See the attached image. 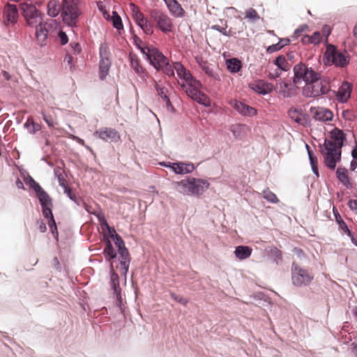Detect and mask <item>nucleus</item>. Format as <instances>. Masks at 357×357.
Listing matches in <instances>:
<instances>
[{
  "instance_id": "f03ea898",
  "label": "nucleus",
  "mask_w": 357,
  "mask_h": 357,
  "mask_svg": "<svg viewBox=\"0 0 357 357\" xmlns=\"http://www.w3.org/2000/svg\"><path fill=\"white\" fill-rule=\"evenodd\" d=\"M326 50L323 54L324 66H334L336 68H344L350 63L351 56L347 50H339L337 47L331 44L326 40L324 42Z\"/></svg>"
},
{
  "instance_id": "bf43d9fd",
  "label": "nucleus",
  "mask_w": 357,
  "mask_h": 357,
  "mask_svg": "<svg viewBox=\"0 0 357 357\" xmlns=\"http://www.w3.org/2000/svg\"><path fill=\"white\" fill-rule=\"evenodd\" d=\"M308 29V26L306 24H303V25H301L299 26L294 32V34L292 36V37L294 38V39H296L299 36L300 34H301L303 32H304L305 30H307Z\"/></svg>"
},
{
  "instance_id": "4be33fe9",
  "label": "nucleus",
  "mask_w": 357,
  "mask_h": 357,
  "mask_svg": "<svg viewBox=\"0 0 357 357\" xmlns=\"http://www.w3.org/2000/svg\"><path fill=\"white\" fill-rule=\"evenodd\" d=\"M104 241L105 246L103 248L102 255L106 262L113 264V260L116 258L118 252L114 249L112 241L108 237L105 236Z\"/></svg>"
},
{
  "instance_id": "052dcab7",
  "label": "nucleus",
  "mask_w": 357,
  "mask_h": 357,
  "mask_svg": "<svg viewBox=\"0 0 357 357\" xmlns=\"http://www.w3.org/2000/svg\"><path fill=\"white\" fill-rule=\"evenodd\" d=\"M140 29L147 35L153 33V26L149 22H147L143 26H140Z\"/></svg>"
},
{
  "instance_id": "7c9ffc66",
  "label": "nucleus",
  "mask_w": 357,
  "mask_h": 357,
  "mask_svg": "<svg viewBox=\"0 0 357 357\" xmlns=\"http://www.w3.org/2000/svg\"><path fill=\"white\" fill-rule=\"evenodd\" d=\"M50 24L48 23L45 24H38L36 27V37L38 41L40 42V45L43 46L44 44L43 43L45 41V40L47 38L48 36V30L47 29V26H49Z\"/></svg>"
},
{
  "instance_id": "c85d7f7f",
  "label": "nucleus",
  "mask_w": 357,
  "mask_h": 357,
  "mask_svg": "<svg viewBox=\"0 0 357 357\" xmlns=\"http://www.w3.org/2000/svg\"><path fill=\"white\" fill-rule=\"evenodd\" d=\"M63 193L66 195V196L73 201L77 206L84 208L86 211H89L87 204L83 200V199L80 197H77V195L73 192V190L69 186L65 188L63 190Z\"/></svg>"
},
{
  "instance_id": "338daca9",
  "label": "nucleus",
  "mask_w": 357,
  "mask_h": 357,
  "mask_svg": "<svg viewBox=\"0 0 357 357\" xmlns=\"http://www.w3.org/2000/svg\"><path fill=\"white\" fill-rule=\"evenodd\" d=\"M36 225L38 227V229L41 233H45L47 231V227L45 223L42 219H39L36 221Z\"/></svg>"
},
{
  "instance_id": "5fc2aeb1",
  "label": "nucleus",
  "mask_w": 357,
  "mask_h": 357,
  "mask_svg": "<svg viewBox=\"0 0 357 357\" xmlns=\"http://www.w3.org/2000/svg\"><path fill=\"white\" fill-rule=\"evenodd\" d=\"M243 126V125L239 124L232 125L231 126L230 131L232 132V134L236 138L241 137Z\"/></svg>"
},
{
  "instance_id": "e2e57ef3",
  "label": "nucleus",
  "mask_w": 357,
  "mask_h": 357,
  "mask_svg": "<svg viewBox=\"0 0 357 357\" xmlns=\"http://www.w3.org/2000/svg\"><path fill=\"white\" fill-rule=\"evenodd\" d=\"M321 33H322V35L326 38V40H328V36L331 35V28L329 25L328 24H324L323 26H322V29H321ZM326 40H325L326 42Z\"/></svg>"
},
{
  "instance_id": "cd10ccee",
  "label": "nucleus",
  "mask_w": 357,
  "mask_h": 357,
  "mask_svg": "<svg viewBox=\"0 0 357 357\" xmlns=\"http://www.w3.org/2000/svg\"><path fill=\"white\" fill-rule=\"evenodd\" d=\"M336 178L344 186L348 189L352 188V184L348 176V170L344 167H338L336 172Z\"/></svg>"
},
{
  "instance_id": "72a5a7b5",
  "label": "nucleus",
  "mask_w": 357,
  "mask_h": 357,
  "mask_svg": "<svg viewBox=\"0 0 357 357\" xmlns=\"http://www.w3.org/2000/svg\"><path fill=\"white\" fill-rule=\"evenodd\" d=\"M111 66V62L109 58L100 59L99 63V78L100 80H104L107 75Z\"/></svg>"
},
{
  "instance_id": "6e6d98bb",
  "label": "nucleus",
  "mask_w": 357,
  "mask_h": 357,
  "mask_svg": "<svg viewBox=\"0 0 357 357\" xmlns=\"http://www.w3.org/2000/svg\"><path fill=\"white\" fill-rule=\"evenodd\" d=\"M311 44L319 45L321 42V35L319 31H315L312 36H310Z\"/></svg>"
},
{
  "instance_id": "473e14b6",
  "label": "nucleus",
  "mask_w": 357,
  "mask_h": 357,
  "mask_svg": "<svg viewBox=\"0 0 357 357\" xmlns=\"http://www.w3.org/2000/svg\"><path fill=\"white\" fill-rule=\"evenodd\" d=\"M252 248L249 246L238 245L235 248L234 255L237 259L244 260L250 257L252 254Z\"/></svg>"
},
{
  "instance_id": "2f4dec72",
  "label": "nucleus",
  "mask_w": 357,
  "mask_h": 357,
  "mask_svg": "<svg viewBox=\"0 0 357 357\" xmlns=\"http://www.w3.org/2000/svg\"><path fill=\"white\" fill-rule=\"evenodd\" d=\"M268 256L271 258V262L279 265L282 263V252L275 246H271L267 249Z\"/></svg>"
},
{
  "instance_id": "ddd939ff",
  "label": "nucleus",
  "mask_w": 357,
  "mask_h": 357,
  "mask_svg": "<svg viewBox=\"0 0 357 357\" xmlns=\"http://www.w3.org/2000/svg\"><path fill=\"white\" fill-rule=\"evenodd\" d=\"M37 198L41 206L42 214L43 217L47 220V222L55 220L52 212V199L50 197L48 193L47 192L40 197H38Z\"/></svg>"
},
{
  "instance_id": "9d476101",
  "label": "nucleus",
  "mask_w": 357,
  "mask_h": 357,
  "mask_svg": "<svg viewBox=\"0 0 357 357\" xmlns=\"http://www.w3.org/2000/svg\"><path fill=\"white\" fill-rule=\"evenodd\" d=\"M150 17L156 23V27L163 33L172 31L173 24L168 15L158 10H151Z\"/></svg>"
},
{
  "instance_id": "c03bdc74",
  "label": "nucleus",
  "mask_w": 357,
  "mask_h": 357,
  "mask_svg": "<svg viewBox=\"0 0 357 357\" xmlns=\"http://www.w3.org/2000/svg\"><path fill=\"white\" fill-rule=\"evenodd\" d=\"M263 197L268 202L272 204H278L279 199L276 195L271 192L268 188H266L262 192Z\"/></svg>"
},
{
  "instance_id": "412c9836",
  "label": "nucleus",
  "mask_w": 357,
  "mask_h": 357,
  "mask_svg": "<svg viewBox=\"0 0 357 357\" xmlns=\"http://www.w3.org/2000/svg\"><path fill=\"white\" fill-rule=\"evenodd\" d=\"M250 88L253 91L260 95H267L273 91V85L271 83L259 79L255 83L250 84Z\"/></svg>"
},
{
  "instance_id": "603ef678",
  "label": "nucleus",
  "mask_w": 357,
  "mask_h": 357,
  "mask_svg": "<svg viewBox=\"0 0 357 357\" xmlns=\"http://www.w3.org/2000/svg\"><path fill=\"white\" fill-rule=\"evenodd\" d=\"M109 52L107 45L105 43L100 44L99 47L100 59L109 58Z\"/></svg>"
},
{
  "instance_id": "37998d69",
  "label": "nucleus",
  "mask_w": 357,
  "mask_h": 357,
  "mask_svg": "<svg viewBox=\"0 0 357 357\" xmlns=\"http://www.w3.org/2000/svg\"><path fill=\"white\" fill-rule=\"evenodd\" d=\"M211 29L221 33L223 36L227 37H236V32L231 28L229 31L226 30L225 27H222L218 24L212 25Z\"/></svg>"
},
{
  "instance_id": "20e7f679",
  "label": "nucleus",
  "mask_w": 357,
  "mask_h": 357,
  "mask_svg": "<svg viewBox=\"0 0 357 357\" xmlns=\"http://www.w3.org/2000/svg\"><path fill=\"white\" fill-rule=\"evenodd\" d=\"M174 184L181 188L182 190H178L180 192L193 196L202 195L210 185L209 183L205 179L190 176L187 177L185 179L176 181Z\"/></svg>"
},
{
  "instance_id": "49530a36",
  "label": "nucleus",
  "mask_w": 357,
  "mask_h": 357,
  "mask_svg": "<svg viewBox=\"0 0 357 357\" xmlns=\"http://www.w3.org/2000/svg\"><path fill=\"white\" fill-rule=\"evenodd\" d=\"M245 18L248 19L249 21H250L252 22H255V21L259 20V18H260V17L258 15V13H257V11L252 8H248L245 11Z\"/></svg>"
},
{
  "instance_id": "0eeeda50",
  "label": "nucleus",
  "mask_w": 357,
  "mask_h": 357,
  "mask_svg": "<svg viewBox=\"0 0 357 357\" xmlns=\"http://www.w3.org/2000/svg\"><path fill=\"white\" fill-rule=\"evenodd\" d=\"M156 70L162 71L169 77H173L175 75L174 66H172L168 59L163 53L158 50H155L152 54V58L148 61Z\"/></svg>"
},
{
  "instance_id": "69168bd1",
  "label": "nucleus",
  "mask_w": 357,
  "mask_h": 357,
  "mask_svg": "<svg viewBox=\"0 0 357 357\" xmlns=\"http://www.w3.org/2000/svg\"><path fill=\"white\" fill-rule=\"evenodd\" d=\"M70 46L71 47L72 50H73L75 54H79L82 51V47L78 43L75 42H71L70 43Z\"/></svg>"
},
{
  "instance_id": "a211bd4d",
  "label": "nucleus",
  "mask_w": 357,
  "mask_h": 357,
  "mask_svg": "<svg viewBox=\"0 0 357 357\" xmlns=\"http://www.w3.org/2000/svg\"><path fill=\"white\" fill-rule=\"evenodd\" d=\"M230 105L241 115L244 116H253L257 114V110L245 103L236 100H231Z\"/></svg>"
},
{
  "instance_id": "864d4df0",
  "label": "nucleus",
  "mask_w": 357,
  "mask_h": 357,
  "mask_svg": "<svg viewBox=\"0 0 357 357\" xmlns=\"http://www.w3.org/2000/svg\"><path fill=\"white\" fill-rule=\"evenodd\" d=\"M95 215L96 216V218H98L100 224L102 225V226H105L107 231H109V229H111L112 227H110L106 220V218H105L104 215L101 213H99L98 214H95Z\"/></svg>"
},
{
  "instance_id": "de8ad7c7",
  "label": "nucleus",
  "mask_w": 357,
  "mask_h": 357,
  "mask_svg": "<svg viewBox=\"0 0 357 357\" xmlns=\"http://www.w3.org/2000/svg\"><path fill=\"white\" fill-rule=\"evenodd\" d=\"M54 174L58 181L59 186L63 188V190L65 189V188L68 187V185L66 183V179L64 178L60 170L54 169Z\"/></svg>"
},
{
  "instance_id": "393cba45",
  "label": "nucleus",
  "mask_w": 357,
  "mask_h": 357,
  "mask_svg": "<svg viewBox=\"0 0 357 357\" xmlns=\"http://www.w3.org/2000/svg\"><path fill=\"white\" fill-rule=\"evenodd\" d=\"M298 87L296 84H289L287 82L279 83V92L284 98H291L295 96L297 93Z\"/></svg>"
},
{
  "instance_id": "8fccbe9b",
  "label": "nucleus",
  "mask_w": 357,
  "mask_h": 357,
  "mask_svg": "<svg viewBox=\"0 0 357 357\" xmlns=\"http://www.w3.org/2000/svg\"><path fill=\"white\" fill-rule=\"evenodd\" d=\"M202 68L204 70V72L209 77L213 78L215 80H220L219 75L217 73L214 72L213 70L211 69L209 66H202Z\"/></svg>"
},
{
  "instance_id": "b1692460",
  "label": "nucleus",
  "mask_w": 357,
  "mask_h": 357,
  "mask_svg": "<svg viewBox=\"0 0 357 357\" xmlns=\"http://www.w3.org/2000/svg\"><path fill=\"white\" fill-rule=\"evenodd\" d=\"M133 44L140 50L141 53L144 56L145 59L149 61L152 58V54L155 50H158V48L149 46H143L142 40L137 36H133Z\"/></svg>"
},
{
  "instance_id": "e433bc0d",
  "label": "nucleus",
  "mask_w": 357,
  "mask_h": 357,
  "mask_svg": "<svg viewBox=\"0 0 357 357\" xmlns=\"http://www.w3.org/2000/svg\"><path fill=\"white\" fill-rule=\"evenodd\" d=\"M29 185V187L35 192L37 197H40L47 192L41 187V185L36 182L30 175H28V180L26 181Z\"/></svg>"
},
{
  "instance_id": "f257e3e1",
  "label": "nucleus",
  "mask_w": 357,
  "mask_h": 357,
  "mask_svg": "<svg viewBox=\"0 0 357 357\" xmlns=\"http://www.w3.org/2000/svg\"><path fill=\"white\" fill-rule=\"evenodd\" d=\"M80 0H63L62 6L56 0H51L47 4V15L56 17L61 13L63 21L73 26L77 24L81 11L78 8Z\"/></svg>"
},
{
  "instance_id": "aec40b11",
  "label": "nucleus",
  "mask_w": 357,
  "mask_h": 357,
  "mask_svg": "<svg viewBox=\"0 0 357 357\" xmlns=\"http://www.w3.org/2000/svg\"><path fill=\"white\" fill-rule=\"evenodd\" d=\"M353 89V84L347 81L342 82V85L336 92L335 97L337 100L342 103L347 102L351 98V93Z\"/></svg>"
},
{
  "instance_id": "a18cd8bd",
  "label": "nucleus",
  "mask_w": 357,
  "mask_h": 357,
  "mask_svg": "<svg viewBox=\"0 0 357 357\" xmlns=\"http://www.w3.org/2000/svg\"><path fill=\"white\" fill-rule=\"evenodd\" d=\"M112 25L118 31L123 29L122 19L116 11L112 12Z\"/></svg>"
},
{
  "instance_id": "a878e982",
  "label": "nucleus",
  "mask_w": 357,
  "mask_h": 357,
  "mask_svg": "<svg viewBox=\"0 0 357 357\" xmlns=\"http://www.w3.org/2000/svg\"><path fill=\"white\" fill-rule=\"evenodd\" d=\"M95 135L98 136L101 139L108 142H116L119 139L118 132L113 128H105L104 130H97L94 133Z\"/></svg>"
},
{
  "instance_id": "0e129e2a",
  "label": "nucleus",
  "mask_w": 357,
  "mask_h": 357,
  "mask_svg": "<svg viewBox=\"0 0 357 357\" xmlns=\"http://www.w3.org/2000/svg\"><path fill=\"white\" fill-rule=\"evenodd\" d=\"M172 297L174 300L179 303L180 304L186 305L188 303V300L185 298L176 295L175 294H172Z\"/></svg>"
},
{
  "instance_id": "4d7b16f0",
  "label": "nucleus",
  "mask_w": 357,
  "mask_h": 357,
  "mask_svg": "<svg viewBox=\"0 0 357 357\" xmlns=\"http://www.w3.org/2000/svg\"><path fill=\"white\" fill-rule=\"evenodd\" d=\"M129 6L132 11V16L133 19L140 17L143 14L139 10V8L134 3H130Z\"/></svg>"
},
{
  "instance_id": "1a4fd4ad",
  "label": "nucleus",
  "mask_w": 357,
  "mask_h": 357,
  "mask_svg": "<svg viewBox=\"0 0 357 357\" xmlns=\"http://www.w3.org/2000/svg\"><path fill=\"white\" fill-rule=\"evenodd\" d=\"M311 276L306 269L300 267L296 262L291 264V280L296 287H302L308 285L312 280Z\"/></svg>"
},
{
  "instance_id": "f3484780",
  "label": "nucleus",
  "mask_w": 357,
  "mask_h": 357,
  "mask_svg": "<svg viewBox=\"0 0 357 357\" xmlns=\"http://www.w3.org/2000/svg\"><path fill=\"white\" fill-rule=\"evenodd\" d=\"M109 237L113 240L115 246L117 248V252L119 256L130 254L128 249L126 248L125 241L122 237L116 232V229L112 227L107 231Z\"/></svg>"
},
{
  "instance_id": "c9c22d12",
  "label": "nucleus",
  "mask_w": 357,
  "mask_h": 357,
  "mask_svg": "<svg viewBox=\"0 0 357 357\" xmlns=\"http://www.w3.org/2000/svg\"><path fill=\"white\" fill-rule=\"evenodd\" d=\"M291 40L288 38H281L278 43L268 46L266 48V52L271 54L278 52L289 44Z\"/></svg>"
},
{
  "instance_id": "680f3d73",
  "label": "nucleus",
  "mask_w": 357,
  "mask_h": 357,
  "mask_svg": "<svg viewBox=\"0 0 357 357\" xmlns=\"http://www.w3.org/2000/svg\"><path fill=\"white\" fill-rule=\"evenodd\" d=\"M134 20L136 24L139 27L140 26H143L144 25H145V24L149 22L147 18L145 17L144 14H142L140 17L135 18Z\"/></svg>"
},
{
  "instance_id": "58836bf2",
  "label": "nucleus",
  "mask_w": 357,
  "mask_h": 357,
  "mask_svg": "<svg viewBox=\"0 0 357 357\" xmlns=\"http://www.w3.org/2000/svg\"><path fill=\"white\" fill-rule=\"evenodd\" d=\"M119 264L121 266V268L123 270V275L126 278V275L129 271L130 264L131 261L130 255V254L119 256Z\"/></svg>"
},
{
  "instance_id": "6ab92c4d",
  "label": "nucleus",
  "mask_w": 357,
  "mask_h": 357,
  "mask_svg": "<svg viewBox=\"0 0 357 357\" xmlns=\"http://www.w3.org/2000/svg\"><path fill=\"white\" fill-rule=\"evenodd\" d=\"M310 112L313 114V118L319 121H331L333 119V113L328 109L324 107H311Z\"/></svg>"
},
{
  "instance_id": "dca6fc26",
  "label": "nucleus",
  "mask_w": 357,
  "mask_h": 357,
  "mask_svg": "<svg viewBox=\"0 0 357 357\" xmlns=\"http://www.w3.org/2000/svg\"><path fill=\"white\" fill-rule=\"evenodd\" d=\"M19 10L16 5L8 3L3 11V21L6 26L15 25L18 19Z\"/></svg>"
},
{
  "instance_id": "3c124183",
  "label": "nucleus",
  "mask_w": 357,
  "mask_h": 357,
  "mask_svg": "<svg viewBox=\"0 0 357 357\" xmlns=\"http://www.w3.org/2000/svg\"><path fill=\"white\" fill-rule=\"evenodd\" d=\"M47 225L50 227V229L51 231V233L53 235L54 238L56 240V241H59V231L56 226V221H52L50 222H47Z\"/></svg>"
},
{
  "instance_id": "c756f323",
  "label": "nucleus",
  "mask_w": 357,
  "mask_h": 357,
  "mask_svg": "<svg viewBox=\"0 0 357 357\" xmlns=\"http://www.w3.org/2000/svg\"><path fill=\"white\" fill-rule=\"evenodd\" d=\"M174 68L176 71L178 77L183 81H185L186 83H188V82H190V80L192 79V75L191 73L188 70L181 62H175Z\"/></svg>"
},
{
  "instance_id": "4c0bfd02",
  "label": "nucleus",
  "mask_w": 357,
  "mask_h": 357,
  "mask_svg": "<svg viewBox=\"0 0 357 357\" xmlns=\"http://www.w3.org/2000/svg\"><path fill=\"white\" fill-rule=\"evenodd\" d=\"M273 64L276 66L279 70L284 72H287L290 70V64L287 62L284 55L278 56L273 61Z\"/></svg>"
},
{
  "instance_id": "ea45409f",
  "label": "nucleus",
  "mask_w": 357,
  "mask_h": 357,
  "mask_svg": "<svg viewBox=\"0 0 357 357\" xmlns=\"http://www.w3.org/2000/svg\"><path fill=\"white\" fill-rule=\"evenodd\" d=\"M334 215L336 220V222L339 226V229L343 231V233L346 235H350L351 234V231L349 229L347 225L344 221V220L342 218L341 215L338 213L337 211H334Z\"/></svg>"
},
{
  "instance_id": "09e8293b",
  "label": "nucleus",
  "mask_w": 357,
  "mask_h": 357,
  "mask_svg": "<svg viewBox=\"0 0 357 357\" xmlns=\"http://www.w3.org/2000/svg\"><path fill=\"white\" fill-rule=\"evenodd\" d=\"M130 66L133 68V70L135 71L137 74H142L144 73V69L140 66L139 61L137 59L130 57Z\"/></svg>"
},
{
  "instance_id": "79ce46f5",
  "label": "nucleus",
  "mask_w": 357,
  "mask_h": 357,
  "mask_svg": "<svg viewBox=\"0 0 357 357\" xmlns=\"http://www.w3.org/2000/svg\"><path fill=\"white\" fill-rule=\"evenodd\" d=\"M309 160L313 174L318 178L319 176L318 160L315 154L309 151Z\"/></svg>"
},
{
  "instance_id": "5701e85b",
  "label": "nucleus",
  "mask_w": 357,
  "mask_h": 357,
  "mask_svg": "<svg viewBox=\"0 0 357 357\" xmlns=\"http://www.w3.org/2000/svg\"><path fill=\"white\" fill-rule=\"evenodd\" d=\"M331 138L334 141L336 149L342 150L347 140L346 133L341 129L335 127L329 132Z\"/></svg>"
},
{
  "instance_id": "2eb2a0df",
  "label": "nucleus",
  "mask_w": 357,
  "mask_h": 357,
  "mask_svg": "<svg viewBox=\"0 0 357 357\" xmlns=\"http://www.w3.org/2000/svg\"><path fill=\"white\" fill-rule=\"evenodd\" d=\"M288 115L293 121L299 125L305 127H308L311 125V120L309 115L306 113H303L301 109L291 107L288 111Z\"/></svg>"
},
{
  "instance_id": "774afa93",
  "label": "nucleus",
  "mask_w": 357,
  "mask_h": 357,
  "mask_svg": "<svg viewBox=\"0 0 357 357\" xmlns=\"http://www.w3.org/2000/svg\"><path fill=\"white\" fill-rule=\"evenodd\" d=\"M348 207L352 211H356L357 210V200L349 199L347 202Z\"/></svg>"
},
{
  "instance_id": "7ed1b4c3",
  "label": "nucleus",
  "mask_w": 357,
  "mask_h": 357,
  "mask_svg": "<svg viewBox=\"0 0 357 357\" xmlns=\"http://www.w3.org/2000/svg\"><path fill=\"white\" fill-rule=\"evenodd\" d=\"M293 71V83L297 86L301 84V82H304L305 84V86L303 88L302 93L310 95V93H308L310 84L321 80V74L303 62L296 64L294 66Z\"/></svg>"
},
{
  "instance_id": "423d86ee",
  "label": "nucleus",
  "mask_w": 357,
  "mask_h": 357,
  "mask_svg": "<svg viewBox=\"0 0 357 357\" xmlns=\"http://www.w3.org/2000/svg\"><path fill=\"white\" fill-rule=\"evenodd\" d=\"M21 14L28 26L33 27L43 22V15L35 5L29 2L20 4Z\"/></svg>"
},
{
  "instance_id": "f8f14e48",
  "label": "nucleus",
  "mask_w": 357,
  "mask_h": 357,
  "mask_svg": "<svg viewBox=\"0 0 357 357\" xmlns=\"http://www.w3.org/2000/svg\"><path fill=\"white\" fill-rule=\"evenodd\" d=\"M330 81L327 78H322L321 76V80L312 82L309 86V93L311 95L306 93H302L306 98H317L323 95H326L330 91V88L328 86Z\"/></svg>"
},
{
  "instance_id": "39448f33",
  "label": "nucleus",
  "mask_w": 357,
  "mask_h": 357,
  "mask_svg": "<svg viewBox=\"0 0 357 357\" xmlns=\"http://www.w3.org/2000/svg\"><path fill=\"white\" fill-rule=\"evenodd\" d=\"M319 147L325 166L330 170H335L337 164L341 161L342 150L336 149L335 144L326 138Z\"/></svg>"
},
{
  "instance_id": "13d9d810",
  "label": "nucleus",
  "mask_w": 357,
  "mask_h": 357,
  "mask_svg": "<svg viewBox=\"0 0 357 357\" xmlns=\"http://www.w3.org/2000/svg\"><path fill=\"white\" fill-rule=\"evenodd\" d=\"M58 37L59 39L60 44L65 45L68 43V36L63 31L60 30L58 33Z\"/></svg>"
},
{
  "instance_id": "9b49d317",
  "label": "nucleus",
  "mask_w": 357,
  "mask_h": 357,
  "mask_svg": "<svg viewBox=\"0 0 357 357\" xmlns=\"http://www.w3.org/2000/svg\"><path fill=\"white\" fill-rule=\"evenodd\" d=\"M109 286L113 291V295L116 299V304L118 307H121L123 305V298L121 295V289L119 284V276L117 273L115 272L114 268V264H109Z\"/></svg>"
},
{
  "instance_id": "4468645a",
  "label": "nucleus",
  "mask_w": 357,
  "mask_h": 357,
  "mask_svg": "<svg viewBox=\"0 0 357 357\" xmlns=\"http://www.w3.org/2000/svg\"><path fill=\"white\" fill-rule=\"evenodd\" d=\"M160 165L170 168L176 174H185L191 173L195 169V165L192 162H162Z\"/></svg>"
},
{
  "instance_id": "a19ab883",
  "label": "nucleus",
  "mask_w": 357,
  "mask_h": 357,
  "mask_svg": "<svg viewBox=\"0 0 357 357\" xmlns=\"http://www.w3.org/2000/svg\"><path fill=\"white\" fill-rule=\"evenodd\" d=\"M24 128L27 129L28 132L32 135L35 134L36 132L41 129L40 124L34 123L29 119H27L26 121L24 123Z\"/></svg>"
},
{
  "instance_id": "bb28decb",
  "label": "nucleus",
  "mask_w": 357,
  "mask_h": 357,
  "mask_svg": "<svg viewBox=\"0 0 357 357\" xmlns=\"http://www.w3.org/2000/svg\"><path fill=\"white\" fill-rule=\"evenodd\" d=\"M169 12L176 17H181L185 14V10L177 0H163Z\"/></svg>"
},
{
  "instance_id": "6e6552de",
  "label": "nucleus",
  "mask_w": 357,
  "mask_h": 357,
  "mask_svg": "<svg viewBox=\"0 0 357 357\" xmlns=\"http://www.w3.org/2000/svg\"><path fill=\"white\" fill-rule=\"evenodd\" d=\"M188 88L186 89L185 93L193 100L197 102L199 105L205 107L210 106V100L208 97L200 91L202 84L200 81L192 76L190 82L187 83Z\"/></svg>"
},
{
  "instance_id": "f704fd0d",
  "label": "nucleus",
  "mask_w": 357,
  "mask_h": 357,
  "mask_svg": "<svg viewBox=\"0 0 357 357\" xmlns=\"http://www.w3.org/2000/svg\"><path fill=\"white\" fill-rule=\"evenodd\" d=\"M226 66L227 70L231 73H237L242 68L241 61L236 57L230 58L226 60Z\"/></svg>"
}]
</instances>
